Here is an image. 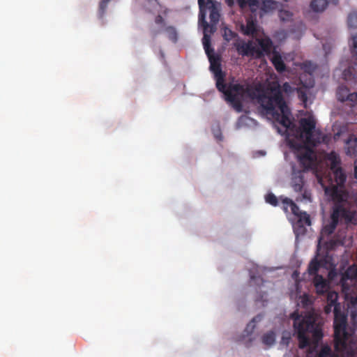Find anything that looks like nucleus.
<instances>
[{"label": "nucleus", "instance_id": "2f4dec72", "mask_svg": "<svg viewBox=\"0 0 357 357\" xmlns=\"http://www.w3.org/2000/svg\"><path fill=\"white\" fill-rule=\"evenodd\" d=\"M344 244V239L340 238H335L331 239L329 242V248L333 250L337 246H343Z\"/></svg>", "mask_w": 357, "mask_h": 357}, {"label": "nucleus", "instance_id": "cd10ccee", "mask_svg": "<svg viewBox=\"0 0 357 357\" xmlns=\"http://www.w3.org/2000/svg\"><path fill=\"white\" fill-rule=\"evenodd\" d=\"M109 1L110 0H101L100 1L98 12V17L100 18H102L104 17Z\"/></svg>", "mask_w": 357, "mask_h": 357}, {"label": "nucleus", "instance_id": "72a5a7b5", "mask_svg": "<svg viewBox=\"0 0 357 357\" xmlns=\"http://www.w3.org/2000/svg\"><path fill=\"white\" fill-rule=\"evenodd\" d=\"M237 3L241 9L245 8L248 5L252 6L255 4V0H237Z\"/></svg>", "mask_w": 357, "mask_h": 357}, {"label": "nucleus", "instance_id": "864d4df0", "mask_svg": "<svg viewBox=\"0 0 357 357\" xmlns=\"http://www.w3.org/2000/svg\"><path fill=\"white\" fill-rule=\"evenodd\" d=\"M289 339V337H288V338H287V339H285V338H284V337H282V341H283V342H284V341H285L287 343H288Z\"/></svg>", "mask_w": 357, "mask_h": 357}, {"label": "nucleus", "instance_id": "13d9d810", "mask_svg": "<svg viewBox=\"0 0 357 357\" xmlns=\"http://www.w3.org/2000/svg\"><path fill=\"white\" fill-rule=\"evenodd\" d=\"M202 18L203 19V20H204V15H202Z\"/></svg>", "mask_w": 357, "mask_h": 357}, {"label": "nucleus", "instance_id": "ea45409f", "mask_svg": "<svg viewBox=\"0 0 357 357\" xmlns=\"http://www.w3.org/2000/svg\"><path fill=\"white\" fill-rule=\"evenodd\" d=\"M352 54V60L354 63V65L357 66V52L356 51H351Z\"/></svg>", "mask_w": 357, "mask_h": 357}, {"label": "nucleus", "instance_id": "0eeeda50", "mask_svg": "<svg viewBox=\"0 0 357 357\" xmlns=\"http://www.w3.org/2000/svg\"><path fill=\"white\" fill-rule=\"evenodd\" d=\"M291 149L297 152V158L299 163L303 168V171L309 169L314 160V151L310 148L312 145H305V142H297L294 139L288 142Z\"/></svg>", "mask_w": 357, "mask_h": 357}, {"label": "nucleus", "instance_id": "2eb2a0df", "mask_svg": "<svg viewBox=\"0 0 357 357\" xmlns=\"http://www.w3.org/2000/svg\"><path fill=\"white\" fill-rule=\"evenodd\" d=\"M316 357H340V355L332 350L331 347L328 344L322 345L318 352L317 353Z\"/></svg>", "mask_w": 357, "mask_h": 357}, {"label": "nucleus", "instance_id": "9b49d317", "mask_svg": "<svg viewBox=\"0 0 357 357\" xmlns=\"http://www.w3.org/2000/svg\"><path fill=\"white\" fill-rule=\"evenodd\" d=\"M298 221L294 227L295 233L298 235V233H305V228L304 225L310 226L311 225V220L310 215L305 211H302L297 216Z\"/></svg>", "mask_w": 357, "mask_h": 357}, {"label": "nucleus", "instance_id": "dca6fc26", "mask_svg": "<svg viewBox=\"0 0 357 357\" xmlns=\"http://www.w3.org/2000/svg\"><path fill=\"white\" fill-rule=\"evenodd\" d=\"M282 204L283 208L286 212L288 211V208L290 207L291 213L296 217L302 212L299 207L289 198L283 199Z\"/></svg>", "mask_w": 357, "mask_h": 357}, {"label": "nucleus", "instance_id": "aec40b11", "mask_svg": "<svg viewBox=\"0 0 357 357\" xmlns=\"http://www.w3.org/2000/svg\"><path fill=\"white\" fill-rule=\"evenodd\" d=\"M334 174L335 181L338 185H342L346 181V175L344 174L342 167L332 170Z\"/></svg>", "mask_w": 357, "mask_h": 357}, {"label": "nucleus", "instance_id": "de8ad7c7", "mask_svg": "<svg viewBox=\"0 0 357 357\" xmlns=\"http://www.w3.org/2000/svg\"><path fill=\"white\" fill-rule=\"evenodd\" d=\"M354 177L357 178V165L354 167Z\"/></svg>", "mask_w": 357, "mask_h": 357}, {"label": "nucleus", "instance_id": "7ed1b4c3", "mask_svg": "<svg viewBox=\"0 0 357 357\" xmlns=\"http://www.w3.org/2000/svg\"><path fill=\"white\" fill-rule=\"evenodd\" d=\"M291 318L294 321V328L297 334L299 348L305 349L310 345L308 334H311L316 342L322 339L323 322L320 316L314 310L305 314L294 312L291 314Z\"/></svg>", "mask_w": 357, "mask_h": 357}, {"label": "nucleus", "instance_id": "c9c22d12", "mask_svg": "<svg viewBox=\"0 0 357 357\" xmlns=\"http://www.w3.org/2000/svg\"><path fill=\"white\" fill-rule=\"evenodd\" d=\"M276 3L273 1L267 0L264 2L263 6L266 10H269L275 8Z\"/></svg>", "mask_w": 357, "mask_h": 357}, {"label": "nucleus", "instance_id": "f8f14e48", "mask_svg": "<svg viewBox=\"0 0 357 357\" xmlns=\"http://www.w3.org/2000/svg\"><path fill=\"white\" fill-rule=\"evenodd\" d=\"M329 3L337 5L338 0H312L310 3L311 9L316 13L323 12Z\"/></svg>", "mask_w": 357, "mask_h": 357}, {"label": "nucleus", "instance_id": "6ab92c4d", "mask_svg": "<svg viewBox=\"0 0 357 357\" xmlns=\"http://www.w3.org/2000/svg\"><path fill=\"white\" fill-rule=\"evenodd\" d=\"M328 160L330 162V167L331 170L336 169L340 167L341 160L339 155L335 152L331 151L327 156Z\"/></svg>", "mask_w": 357, "mask_h": 357}, {"label": "nucleus", "instance_id": "6e6552de", "mask_svg": "<svg viewBox=\"0 0 357 357\" xmlns=\"http://www.w3.org/2000/svg\"><path fill=\"white\" fill-rule=\"evenodd\" d=\"M315 121L311 118H303L300 121V127L296 130V137L299 142H305V145L316 146L319 142L313 137Z\"/></svg>", "mask_w": 357, "mask_h": 357}, {"label": "nucleus", "instance_id": "c756f323", "mask_svg": "<svg viewBox=\"0 0 357 357\" xmlns=\"http://www.w3.org/2000/svg\"><path fill=\"white\" fill-rule=\"evenodd\" d=\"M293 14L290 11L281 10L279 12V17L282 22H289L291 20Z\"/></svg>", "mask_w": 357, "mask_h": 357}, {"label": "nucleus", "instance_id": "a19ab883", "mask_svg": "<svg viewBox=\"0 0 357 357\" xmlns=\"http://www.w3.org/2000/svg\"><path fill=\"white\" fill-rule=\"evenodd\" d=\"M353 47L357 50V33L352 37Z\"/></svg>", "mask_w": 357, "mask_h": 357}, {"label": "nucleus", "instance_id": "3c124183", "mask_svg": "<svg viewBox=\"0 0 357 357\" xmlns=\"http://www.w3.org/2000/svg\"><path fill=\"white\" fill-rule=\"evenodd\" d=\"M289 339V337H288V338H287V339H285V338H284V337H282V341H283V342H284V341H285L287 343H288Z\"/></svg>", "mask_w": 357, "mask_h": 357}, {"label": "nucleus", "instance_id": "8fccbe9b", "mask_svg": "<svg viewBox=\"0 0 357 357\" xmlns=\"http://www.w3.org/2000/svg\"><path fill=\"white\" fill-rule=\"evenodd\" d=\"M158 34V32L157 31H153L152 32V35H153V37L155 38Z\"/></svg>", "mask_w": 357, "mask_h": 357}, {"label": "nucleus", "instance_id": "a878e982", "mask_svg": "<svg viewBox=\"0 0 357 357\" xmlns=\"http://www.w3.org/2000/svg\"><path fill=\"white\" fill-rule=\"evenodd\" d=\"M165 30L169 39L172 42L176 43L177 40V32L176 29L172 26H168L165 27Z\"/></svg>", "mask_w": 357, "mask_h": 357}, {"label": "nucleus", "instance_id": "e433bc0d", "mask_svg": "<svg viewBox=\"0 0 357 357\" xmlns=\"http://www.w3.org/2000/svg\"><path fill=\"white\" fill-rule=\"evenodd\" d=\"M351 271V268H348V270L345 273V275L349 278H356L357 276V271H356L354 274L350 275Z\"/></svg>", "mask_w": 357, "mask_h": 357}, {"label": "nucleus", "instance_id": "b1692460", "mask_svg": "<svg viewBox=\"0 0 357 357\" xmlns=\"http://www.w3.org/2000/svg\"><path fill=\"white\" fill-rule=\"evenodd\" d=\"M202 43H203L204 48L206 55L208 56L212 54H213L214 51H213V49L211 48V47L210 37L208 35H206V33H204V38L202 40Z\"/></svg>", "mask_w": 357, "mask_h": 357}, {"label": "nucleus", "instance_id": "58836bf2", "mask_svg": "<svg viewBox=\"0 0 357 357\" xmlns=\"http://www.w3.org/2000/svg\"><path fill=\"white\" fill-rule=\"evenodd\" d=\"M261 319H262V316H261V315H260V314H259V315H257V316L255 317L252 319V321H251V322L248 325V326H250V325L252 323H255V322L260 321L261 320Z\"/></svg>", "mask_w": 357, "mask_h": 357}, {"label": "nucleus", "instance_id": "4d7b16f0", "mask_svg": "<svg viewBox=\"0 0 357 357\" xmlns=\"http://www.w3.org/2000/svg\"><path fill=\"white\" fill-rule=\"evenodd\" d=\"M167 10L165 9V10L164 11V13H167Z\"/></svg>", "mask_w": 357, "mask_h": 357}, {"label": "nucleus", "instance_id": "473e14b6", "mask_svg": "<svg viewBox=\"0 0 357 357\" xmlns=\"http://www.w3.org/2000/svg\"><path fill=\"white\" fill-rule=\"evenodd\" d=\"M266 202L273 206H276L278 204L277 197L272 192L268 193L266 196Z\"/></svg>", "mask_w": 357, "mask_h": 357}, {"label": "nucleus", "instance_id": "49530a36", "mask_svg": "<svg viewBox=\"0 0 357 357\" xmlns=\"http://www.w3.org/2000/svg\"><path fill=\"white\" fill-rule=\"evenodd\" d=\"M204 30L206 31L207 29V28L209 26L208 24L207 23V22H206L205 20H204Z\"/></svg>", "mask_w": 357, "mask_h": 357}, {"label": "nucleus", "instance_id": "f03ea898", "mask_svg": "<svg viewBox=\"0 0 357 357\" xmlns=\"http://www.w3.org/2000/svg\"><path fill=\"white\" fill-rule=\"evenodd\" d=\"M207 56L210 61V69L214 73L216 88L224 94L226 101L230 102L237 112H241V100L245 97H252L255 93L254 89L247 83L243 84L234 82L225 83V73L222 70L218 56L213 54Z\"/></svg>", "mask_w": 357, "mask_h": 357}, {"label": "nucleus", "instance_id": "393cba45", "mask_svg": "<svg viewBox=\"0 0 357 357\" xmlns=\"http://www.w3.org/2000/svg\"><path fill=\"white\" fill-rule=\"evenodd\" d=\"M347 25L350 29H357V12L354 11L347 17Z\"/></svg>", "mask_w": 357, "mask_h": 357}, {"label": "nucleus", "instance_id": "4c0bfd02", "mask_svg": "<svg viewBox=\"0 0 357 357\" xmlns=\"http://www.w3.org/2000/svg\"><path fill=\"white\" fill-rule=\"evenodd\" d=\"M155 22L157 24H164V19L160 15H158L155 18Z\"/></svg>", "mask_w": 357, "mask_h": 357}, {"label": "nucleus", "instance_id": "5701e85b", "mask_svg": "<svg viewBox=\"0 0 357 357\" xmlns=\"http://www.w3.org/2000/svg\"><path fill=\"white\" fill-rule=\"evenodd\" d=\"M275 335L273 331L266 333L262 336V342L266 345H273L275 343Z\"/></svg>", "mask_w": 357, "mask_h": 357}, {"label": "nucleus", "instance_id": "bf43d9fd", "mask_svg": "<svg viewBox=\"0 0 357 357\" xmlns=\"http://www.w3.org/2000/svg\"><path fill=\"white\" fill-rule=\"evenodd\" d=\"M356 301H357V297L356 298Z\"/></svg>", "mask_w": 357, "mask_h": 357}, {"label": "nucleus", "instance_id": "603ef678", "mask_svg": "<svg viewBox=\"0 0 357 357\" xmlns=\"http://www.w3.org/2000/svg\"><path fill=\"white\" fill-rule=\"evenodd\" d=\"M289 339V337H288V338H287V339H285V338H284V337H282V341H283V342H284V341H285L287 343H288Z\"/></svg>", "mask_w": 357, "mask_h": 357}, {"label": "nucleus", "instance_id": "4be33fe9", "mask_svg": "<svg viewBox=\"0 0 357 357\" xmlns=\"http://www.w3.org/2000/svg\"><path fill=\"white\" fill-rule=\"evenodd\" d=\"M320 268V263L317 259H312L308 266V273L311 275H318L317 272Z\"/></svg>", "mask_w": 357, "mask_h": 357}, {"label": "nucleus", "instance_id": "f704fd0d", "mask_svg": "<svg viewBox=\"0 0 357 357\" xmlns=\"http://www.w3.org/2000/svg\"><path fill=\"white\" fill-rule=\"evenodd\" d=\"M298 96L299 99L303 102L305 103L307 100V96L305 91L302 89H299L297 91Z\"/></svg>", "mask_w": 357, "mask_h": 357}, {"label": "nucleus", "instance_id": "20e7f679", "mask_svg": "<svg viewBox=\"0 0 357 357\" xmlns=\"http://www.w3.org/2000/svg\"><path fill=\"white\" fill-rule=\"evenodd\" d=\"M332 197L334 205L331 215V222L323 227L321 232L324 237L333 234L339 222H351L355 215L351 204L347 200L348 195L346 192L335 188Z\"/></svg>", "mask_w": 357, "mask_h": 357}, {"label": "nucleus", "instance_id": "f3484780", "mask_svg": "<svg viewBox=\"0 0 357 357\" xmlns=\"http://www.w3.org/2000/svg\"><path fill=\"white\" fill-rule=\"evenodd\" d=\"M271 61L278 73H282L285 70L286 66L282 59V56L278 53L275 52L273 54Z\"/></svg>", "mask_w": 357, "mask_h": 357}, {"label": "nucleus", "instance_id": "09e8293b", "mask_svg": "<svg viewBox=\"0 0 357 357\" xmlns=\"http://www.w3.org/2000/svg\"><path fill=\"white\" fill-rule=\"evenodd\" d=\"M263 296H264L263 295L260 296V298H257L256 299V301H262V302H264V301L263 300Z\"/></svg>", "mask_w": 357, "mask_h": 357}, {"label": "nucleus", "instance_id": "c85d7f7f", "mask_svg": "<svg viewBox=\"0 0 357 357\" xmlns=\"http://www.w3.org/2000/svg\"><path fill=\"white\" fill-rule=\"evenodd\" d=\"M220 14L218 10L213 7L210 11L209 18L211 22L215 25L219 21Z\"/></svg>", "mask_w": 357, "mask_h": 357}, {"label": "nucleus", "instance_id": "f257e3e1", "mask_svg": "<svg viewBox=\"0 0 357 357\" xmlns=\"http://www.w3.org/2000/svg\"><path fill=\"white\" fill-rule=\"evenodd\" d=\"M258 102L265 112L276 123L281 125L284 132L295 127L290 119L291 111L288 107L280 84L277 81L268 84L266 90L258 97Z\"/></svg>", "mask_w": 357, "mask_h": 357}, {"label": "nucleus", "instance_id": "c03bdc74", "mask_svg": "<svg viewBox=\"0 0 357 357\" xmlns=\"http://www.w3.org/2000/svg\"><path fill=\"white\" fill-rule=\"evenodd\" d=\"M250 279H251V280L260 281V282H263V280L261 277H255V275H251Z\"/></svg>", "mask_w": 357, "mask_h": 357}, {"label": "nucleus", "instance_id": "39448f33", "mask_svg": "<svg viewBox=\"0 0 357 357\" xmlns=\"http://www.w3.org/2000/svg\"><path fill=\"white\" fill-rule=\"evenodd\" d=\"M347 318L340 311V307L334 309V347L335 351H342L347 348L350 335L347 331Z\"/></svg>", "mask_w": 357, "mask_h": 357}, {"label": "nucleus", "instance_id": "9d476101", "mask_svg": "<svg viewBox=\"0 0 357 357\" xmlns=\"http://www.w3.org/2000/svg\"><path fill=\"white\" fill-rule=\"evenodd\" d=\"M303 173V170L296 171L293 169L291 186L295 192L301 193L302 199L311 202V192L305 187Z\"/></svg>", "mask_w": 357, "mask_h": 357}, {"label": "nucleus", "instance_id": "ddd939ff", "mask_svg": "<svg viewBox=\"0 0 357 357\" xmlns=\"http://www.w3.org/2000/svg\"><path fill=\"white\" fill-rule=\"evenodd\" d=\"M345 153L347 155H349L351 157L356 156L357 154V138L354 136L351 135L345 143Z\"/></svg>", "mask_w": 357, "mask_h": 357}, {"label": "nucleus", "instance_id": "4468645a", "mask_svg": "<svg viewBox=\"0 0 357 357\" xmlns=\"http://www.w3.org/2000/svg\"><path fill=\"white\" fill-rule=\"evenodd\" d=\"M314 284L318 294H324L328 291V286L326 280L320 275H316L314 278Z\"/></svg>", "mask_w": 357, "mask_h": 357}, {"label": "nucleus", "instance_id": "6e6d98bb", "mask_svg": "<svg viewBox=\"0 0 357 357\" xmlns=\"http://www.w3.org/2000/svg\"><path fill=\"white\" fill-rule=\"evenodd\" d=\"M278 132L282 133V131L279 128H278Z\"/></svg>", "mask_w": 357, "mask_h": 357}, {"label": "nucleus", "instance_id": "37998d69", "mask_svg": "<svg viewBox=\"0 0 357 357\" xmlns=\"http://www.w3.org/2000/svg\"><path fill=\"white\" fill-rule=\"evenodd\" d=\"M282 88L284 91H288L291 86L288 82H285L283 84Z\"/></svg>", "mask_w": 357, "mask_h": 357}, {"label": "nucleus", "instance_id": "a18cd8bd", "mask_svg": "<svg viewBox=\"0 0 357 357\" xmlns=\"http://www.w3.org/2000/svg\"><path fill=\"white\" fill-rule=\"evenodd\" d=\"M198 3L200 8H202L204 3V0H198Z\"/></svg>", "mask_w": 357, "mask_h": 357}, {"label": "nucleus", "instance_id": "423d86ee", "mask_svg": "<svg viewBox=\"0 0 357 357\" xmlns=\"http://www.w3.org/2000/svg\"><path fill=\"white\" fill-rule=\"evenodd\" d=\"M258 44L255 45L252 41L248 43H242L236 46V50L239 54L246 56L261 57L264 53L269 54L273 47L272 40L267 37L257 39Z\"/></svg>", "mask_w": 357, "mask_h": 357}, {"label": "nucleus", "instance_id": "7c9ffc66", "mask_svg": "<svg viewBox=\"0 0 357 357\" xmlns=\"http://www.w3.org/2000/svg\"><path fill=\"white\" fill-rule=\"evenodd\" d=\"M300 299L303 307L307 308L312 305V300L308 294H303Z\"/></svg>", "mask_w": 357, "mask_h": 357}, {"label": "nucleus", "instance_id": "412c9836", "mask_svg": "<svg viewBox=\"0 0 357 357\" xmlns=\"http://www.w3.org/2000/svg\"><path fill=\"white\" fill-rule=\"evenodd\" d=\"M317 68V66L310 61L303 62L301 64V69L309 75L312 76Z\"/></svg>", "mask_w": 357, "mask_h": 357}, {"label": "nucleus", "instance_id": "79ce46f5", "mask_svg": "<svg viewBox=\"0 0 357 357\" xmlns=\"http://www.w3.org/2000/svg\"><path fill=\"white\" fill-rule=\"evenodd\" d=\"M225 3L229 7L232 8L234 6V0H225Z\"/></svg>", "mask_w": 357, "mask_h": 357}, {"label": "nucleus", "instance_id": "1a4fd4ad", "mask_svg": "<svg viewBox=\"0 0 357 357\" xmlns=\"http://www.w3.org/2000/svg\"><path fill=\"white\" fill-rule=\"evenodd\" d=\"M336 97L339 102L343 104L344 107H348L346 112L349 114L353 112V108L357 105V92H351L349 89L345 86H340L336 91Z\"/></svg>", "mask_w": 357, "mask_h": 357}, {"label": "nucleus", "instance_id": "a211bd4d", "mask_svg": "<svg viewBox=\"0 0 357 357\" xmlns=\"http://www.w3.org/2000/svg\"><path fill=\"white\" fill-rule=\"evenodd\" d=\"M338 295L335 291H329L327 294V302L328 305L325 307V311L328 313L332 307L337 306L339 307V304L337 303Z\"/></svg>", "mask_w": 357, "mask_h": 357}, {"label": "nucleus", "instance_id": "bb28decb", "mask_svg": "<svg viewBox=\"0 0 357 357\" xmlns=\"http://www.w3.org/2000/svg\"><path fill=\"white\" fill-rule=\"evenodd\" d=\"M257 31L256 25L254 22L249 20L247 22L244 33L247 36L253 35Z\"/></svg>", "mask_w": 357, "mask_h": 357}, {"label": "nucleus", "instance_id": "5fc2aeb1", "mask_svg": "<svg viewBox=\"0 0 357 357\" xmlns=\"http://www.w3.org/2000/svg\"><path fill=\"white\" fill-rule=\"evenodd\" d=\"M310 82H311V80H310ZM313 84H314V81H313V80H312L311 86H313Z\"/></svg>", "mask_w": 357, "mask_h": 357}]
</instances>
